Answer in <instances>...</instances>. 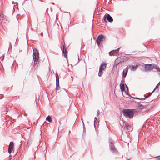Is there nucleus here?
Instances as JSON below:
<instances>
[{
	"mask_svg": "<svg viewBox=\"0 0 160 160\" xmlns=\"http://www.w3.org/2000/svg\"><path fill=\"white\" fill-rule=\"evenodd\" d=\"M134 111L133 109H124L122 112L125 117L131 119L133 117L134 114Z\"/></svg>",
	"mask_w": 160,
	"mask_h": 160,
	"instance_id": "1",
	"label": "nucleus"
},
{
	"mask_svg": "<svg viewBox=\"0 0 160 160\" xmlns=\"http://www.w3.org/2000/svg\"><path fill=\"white\" fill-rule=\"evenodd\" d=\"M105 36L101 34H99L98 36L96 41L98 45L101 44L102 41L105 40Z\"/></svg>",
	"mask_w": 160,
	"mask_h": 160,
	"instance_id": "2",
	"label": "nucleus"
},
{
	"mask_svg": "<svg viewBox=\"0 0 160 160\" xmlns=\"http://www.w3.org/2000/svg\"><path fill=\"white\" fill-rule=\"evenodd\" d=\"M39 53L36 48L33 49V58L34 61H38L39 59Z\"/></svg>",
	"mask_w": 160,
	"mask_h": 160,
	"instance_id": "3",
	"label": "nucleus"
},
{
	"mask_svg": "<svg viewBox=\"0 0 160 160\" xmlns=\"http://www.w3.org/2000/svg\"><path fill=\"white\" fill-rule=\"evenodd\" d=\"M103 20L104 22L105 23L107 22V20L110 23H112L113 21V19L112 17L109 14L107 13H106L104 16Z\"/></svg>",
	"mask_w": 160,
	"mask_h": 160,
	"instance_id": "4",
	"label": "nucleus"
},
{
	"mask_svg": "<svg viewBox=\"0 0 160 160\" xmlns=\"http://www.w3.org/2000/svg\"><path fill=\"white\" fill-rule=\"evenodd\" d=\"M154 68V64H145L144 70L145 72H150Z\"/></svg>",
	"mask_w": 160,
	"mask_h": 160,
	"instance_id": "5",
	"label": "nucleus"
},
{
	"mask_svg": "<svg viewBox=\"0 0 160 160\" xmlns=\"http://www.w3.org/2000/svg\"><path fill=\"white\" fill-rule=\"evenodd\" d=\"M109 148L110 150L114 152H117V150L114 146L113 143L112 142L111 138H109Z\"/></svg>",
	"mask_w": 160,
	"mask_h": 160,
	"instance_id": "6",
	"label": "nucleus"
},
{
	"mask_svg": "<svg viewBox=\"0 0 160 160\" xmlns=\"http://www.w3.org/2000/svg\"><path fill=\"white\" fill-rule=\"evenodd\" d=\"M155 90V88H154L153 91L151 92H149L148 93V95L146 96L145 95H143V96L145 98H135L134 99H138V100H145V98H148L151 95V94L152 93V92L154 91Z\"/></svg>",
	"mask_w": 160,
	"mask_h": 160,
	"instance_id": "7",
	"label": "nucleus"
},
{
	"mask_svg": "<svg viewBox=\"0 0 160 160\" xmlns=\"http://www.w3.org/2000/svg\"><path fill=\"white\" fill-rule=\"evenodd\" d=\"M138 67V65H136L135 66L132 65H129L127 67L129 68L131 71H134L137 69Z\"/></svg>",
	"mask_w": 160,
	"mask_h": 160,
	"instance_id": "8",
	"label": "nucleus"
},
{
	"mask_svg": "<svg viewBox=\"0 0 160 160\" xmlns=\"http://www.w3.org/2000/svg\"><path fill=\"white\" fill-rule=\"evenodd\" d=\"M128 67H127L125 69H123L122 73V78H124L126 76L128 73Z\"/></svg>",
	"mask_w": 160,
	"mask_h": 160,
	"instance_id": "9",
	"label": "nucleus"
},
{
	"mask_svg": "<svg viewBox=\"0 0 160 160\" xmlns=\"http://www.w3.org/2000/svg\"><path fill=\"white\" fill-rule=\"evenodd\" d=\"M62 51V52L63 54L64 57L65 58H67V52L65 48V44H64V45H63V49Z\"/></svg>",
	"mask_w": 160,
	"mask_h": 160,
	"instance_id": "10",
	"label": "nucleus"
},
{
	"mask_svg": "<svg viewBox=\"0 0 160 160\" xmlns=\"http://www.w3.org/2000/svg\"><path fill=\"white\" fill-rule=\"evenodd\" d=\"M106 67V64L104 62H102L101 64L99 69L100 70H103Z\"/></svg>",
	"mask_w": 160,
	"mask_h": 160,
	"instance_id": "11",
	"label": "nucleus"
},
{
	"mask_svg": "<svg viewBox=\"0 0 160 160\" xmlns=\"http://www.w3.org/2000/svg\"><path fill=\"white\" fill-rule=\"evenodd\" d=\"M146 106V105H143L140 103L139 102L138 103V104L137 105V108L140 110H142L143 109L145 108Z\"/></svg>",
	"mask_w": 160,
	"mask_h": 160,
	"instance_id": "12",
	"label": "nucleus"
},
{
	"mask_svg": "<svg viewBox=\"0 0 160 160\" xmlns=\"http://www.w3.org/2000/svg\"><path fill=\"white\" fill-rule=\"evenodd\" d=\"M0 17L1 18H2V22H4L5 23V18L4 17V15L3 14V13L2 12H0ZM6 21H7V22H8L7 20H6Z\"/></svg>",
	"mask_w": 160,
	"mask_h": 160,
	"instance_id": "13",
	"label": "nucleus"
},
{
	"mask_svg": "<svg viewBox=\"0 0 160 160\" xmlns=\"http://www.w3.org/2000/svg\"><path fill=\"white\" fill-rule=\"evenodd\" d=\"M120 89L122 91H123L125 90L124 84L121 82L120 85Z\"/></svg>",
	"mask_w": 160,
	"mask_h": 160,
	"instance_id": "14",
	"label": "nucleus"
},
{
	"mask_svg": "<svg viewBox=\"0 0 160 160\" xmlns=\"http://www.w3.org/2000/svg\"><path fill=\"white\" fill-rule=\"evenodd\" d=\"M120 63L119 61V59H118V58H117L114 61V63L113 64V66L115 67L117 66Z\"/></svg>",
	"mask_w": 160,
	"mask_h": 160,
	"instance_id": "15",
	"label": "nucleus"
},
{
	"mask_svg": "<svg viewBox=\"0 0 160 160\" xmlns=\"http://www.w3.org/2000/svg\"><path fill=\"white\" fill-rule=\"evenodd\" d=\"M115 50H112L111 51H110L109 52V54L110 56H114L115 54H116L117 53H116Z\"/></svg>",
	"mask_w": 160,
	"mask_h": 160,
	"instance_id": "16",
	"label": "nucleus"
},
{
	"mask_svg": "<svg viewBox=\"0 0 160 160\" xmlns=\"http://www.w3.org/2000/svg\"><path fill=\"white\" fill-rule=\"evenodd\" d=\"M60 88L59 87V82H56V90L57 91Z\"/></svg>",
	"mask_w": 160,
	"mask_h": 160,
	"instance_id": "17",
	"label": "nucleus"
},
{
	"mask_svg": "<svg viewBox=\"0 0 160 160\" xmlns=\"http://www.w3.org/2000/svg\"><path fill=\"white\" fill-rule=\"evenodd\" d=\"M46 120L49 122H51L52 121L51 118L49 116H48L47 117Z\"/></svg>",
	"mask_w": 160,
	"mask_h": 160,
	"instance_id": "18",
	"label": "nucleus"
},
{
	"mask_svg": "<svg viewBox=\"0 0 160 160\" xmlns=\"http://www.w3.org/2000/svg\"><path fill=\"white\" fill-rule=\"evenodd\" d=\"M118 58V59H119V61L120 62H123L125 61L124 59L123 56H121L120 57H119Z\"/></svg>",
	"mask_w": 160,
	"mask_h": 160,
	"instance_id": "19",
	"label": "nucleus"
},
{
	"mask_svg": "<svg viewBox=\"0 0 160 160\" xmlns=\"http://www.w3.org/2000/svg\"><path fill=\"white\" fill-rule=\"evenodd\" d=\"M154 68H155L156 70H157L158 72H160V68H159V67L157 65L154 64Z\"/></svg>",
	"mask_w": 160,
	"mask_h": 160,
	"instance_id": "20",
	"label": "nucleus"
},
{
	"mask_svg": "<svg viewBox=\"0 0 160 160\" xmlns=\"http://www.w3.org/2000/svg\"><path fill=\"white\" fill-rule=\"evenodd\" d=\"M13 148L12 147H8V151L9 154H11L12 152L13 151Z\"/></svg>",
	"mask_w": 160,
	"mask_h": 160,
	"instance_id": "21",
	"label": "nucleus"
},
{
	"mask_svg": "<svg viewBox=\"0 0 160 160\" xmlns=\"http://www.w3.org/2000/svg\"><path fill=\"white\" fill-rule=\"evenodd\" d=\"M131 126L129 125H126L124 126V129H126L127 130L129 129V128H131Z\"/></svg>",
	"mask_w": 160,
	"mask_h": 160,
	"instance_id": "22",
	"label": "nucleus"
},
{
	"mask_svg": "<svg viewBox=\"0 0 160 160\" xmlns=\"http://www.w3.org/2000/svg\"><path fill=\"white\" fill-rule=\"evenodd\" d=\"M38 61H34V63H33V65L34 67H37L38 66V65L39 64V62L38 63Z\"/></svg>",
	"mask_w": 160,
	"mask_h": 160,
	"instance_id": "23",
	"label": "nucleus"
},
{
	"mask_svg": "<svg viewBox=\"0 0 160 160\" xmlns=\"http://www.w3.org/2000/svg\"><path fill=\"white\" fill-rule=\"evenodd\" d=\"M14 143L12 141H11L10 142V144L9 146V147H12V148H14Z\"/></svg>",
	"mask_w": 160,
	"mask_h": 160,
	"instance_id": "24",
	"label": "nucleus"
},
{
	"mask_svg": "<svg viewBox=\"0 0 160 160\" xmlns=\"http://www.w3.org/2000/svg\"><path fill=\"white\" fill-rule=\"evenodd\" d=\"M56 82H59V76L58 73H56Z\"/></svg>",
	"mask_w": 160,
	"mask_h": 160,
	"instance_id": "25",
	"label": "nucleus"
},
{
	"mask_svg": "<svg viewBox=\"0 0 160 160\" xmlns=\"http://www.w3.org/2000/svg\"><path fill=\"white\" fill-rule=\"evenodd\" d=\"M157 158V159H156V160H160V155L156 156V157H152V158Z\"/></svg>",
	"mask_w": 160,
	"mask_h": 160,
	"instance_id": "26",
	"label": "nucleus"
},
{
	"mask_svg": "<svg viewBox=\"0 0 160 160\" xmlns=\"http://www.w3.org/2000/svg\"><path fill=\"white\" fill-rule=\"evenodd\" d=\"M103 70H100V69H99V73L98 75L99 77H101L102 74V72Z\"/></svg>",
	"mask_w": 160,
	"mask_h": 160,
	"instance_id": "27",
	"label": "nucleus"
},
{
	"mask_svg": "<svg viewBox=\"0 0 160 160\" xmlns=\"http://www.w3.org/2000/svg\"><path fill=\"white\" fill-rule=\"evenodd\" d=\"M30 144V142L29 141H28L27 142V144L26 145V147L28 148L29 147V145Z\"/></svg>",
	"mask_w": 160,
	"mask_h": 160,
	"instance_id": "28",
	"label": "nucleus"
},
{
	"mask_svg": "<svg viewBox=\"0 0 160 160\" xmlns=\"http://www.w3.org/2000/svg\"><path fill=\"white\" fill-rule=\"evenodd\" d=\"M83 134H86V128H85V127H83Z\"/></svg>",
	"mask_w": 160,
	"mask_h": 160,
	"instance_id": "29",
	"label": "nucleus"
},
{
	"mask_svg": "<svg viewBox=\"0 0 160 160\" xmlns=\"http://www.w3.org/2000/svg\"><path fill=\"white\" fill-rule=\"evenodd\" d=\"M96 120H97V121H98V120L97 118H96V117H95L94 118V125L95 127V122Z\"/></svg>",
	"mask_w": 160,
	"mask_h": 160,
	"instance_id": "30",
	"label": "nucleus"
},
{
	"mask_svg": "<svg viewBox=\"0 0 160 160\" xmlns=\"http://www.w3.org/2000/svg\"><path fill=\"white\" fill-rule=\"evenodd\" d=\"M124 59L125 61H127L129 59V58L128 57H127L126 56H123Z\"/></svg>",
	"mask_w": 160,
	"mask_h": 160,
	"instance_id": "31",
	"label": "nucleus"
},
{
	"mask_svg": "<svg viewBox=\"0 0 160 160\" xmlns=\"http://www.w3.org/2000/svg\"><path fill=\"white\" fill-rule=\"evenodd\" d=\"M120 48H118L117 49L115 50V51L116 53H117L118 52Z\"/></svg>",
	"mask_w": 160,
	"mask_h": 160,
	"instance_id": "32",
	"label": "nucleus"
},
{
	"mask_svg": "<svg viewBox=\"0 0 160 160\" xmlns=\"http://www.w3.org/2000/svg\"><path fill=\"white\" fill-rule=\"evenodd\" d=\"M100 111L99 110H97V116L98 117V116H99L100 114Z\"/></svg>",
	"mask_w": 160,
	"mask_h": 160,
	"instance_id": "33",
	"label": "nucleus"
},
{
	"mask_svg": "<svg viewBox=\"0 0 160 160\" xmlns=\"http://www.w3.org/2000/svg\"><path fill=\"white\" fill-rule=\"evenodd\" d=\"M160 81L157 84V85L156 86L155 88H155V89L156 88H158V86H159V85H160Z\"/></svg>",
	"mask_w": 160,
	"mask_h": 160,
	"instance_id": "34",
	"label": "nucleus"
},
{
	"mask_svg": "<svg viewBox=\"0 0 160 160\" xmlns=\"http://www.w3.org/2000/svg\"><path fill=\"white\" fill-rule=\"evenodd\" d=\"M125 87L127 88V90H128V92L129 91H128V86L126 84L125 85Z\"/></svg>",
	"mask_w": 160,
	"mask_h": 160,
	"instance_id": "35",
	"label": "nucleus"
},
{
	"mask_svg": "<svg viewBox=\"0 0 160 160\" xmlns=\"http://www.w3.org/2000/svg\"><path fill=\"white\" fill-rule=\"evenodd\" d=\"M121 82H122V83H124V78H123V79H122V80Z\"/></svg>",
	"mask_w": 160,
	"mask_h": 160,
	"instance_id": "36",
	"label": "nucleus"
},
{
	"mask_svg": "<svg viewBox=\"0 0 160 160\" xmlns=\"http://www.w3.org/2000/svg\"><path fill=\"white\" fill-rule=\"evenodd\" d=\"M125 92L126 93L127 95L130 96V94H128V93H127V92H128V90H127V91H125Z\"/></svg>",
	"mask_w": 160,
	"mask_h": 160,
	"instance_id": "37",
	"label": "nucleus"
},
{
	"mask_svg": "<svg viewBox=\"0 0 160 160\" xmlns=\"http://www.w3.org/2000/svg\"><path fill=\"white\" fill-rule=\"evenodd\" d=\"M124 142L125 143H126V144H127V146H128V147H129V143L126 142Z\"/></svg>",
	"mask_w": 160,
	"mask_h": 160,
	"instance_id": "38",
	"label": "nucleus"
},
{
	"mask_svg": "<svg viewBox=\"0 0 160 160\" xmlns=\"http://www.w3.org/2000/svg\"><path fill=\"white\" fill-rule=\"evenodd\" d=\"M82 123V125H83V127H85V126L84 122H83Z\"/></svg>",
	"mask_w": 160,
	"mask_h": 160,
	"instance_id": "39",
	"label": "nucleus"
},
{
	"mask_svg": "<svg viewBox=\"0 0 160 160\" xmlns=\"http://www.w3.org/2000/svg\"><path fill=\"white\" fill-rule=\"evenodd\" d=\"M22 145V143H21L19 146V148H21Z\"/></svg>",
	"mask_w": 160,
	"mask_h": 160,
	"instance_id": "40",
	"label": "nucleus"
},
{
	"mask_svg": "<svg viewBox=\"0 0 160 160\" xmlns=\"http://www.w3.org/2000/svg\"><path fill=\"white\" fill-rule=\"evenodd\" d=\"M24 115L25 116H27V114H26V113H25V114H24Z\"/></svg>",
	"mask_w": 160,
	"mask_h": 160,
	"instance_id": "41",
	"label": "nucleus"
},
{
	"mask_svg": "<svg viewBox=\"0 0 160 160\" xmlns=\"http://www.w3.org/2000/svg\"><path fill=\"white\" fill-rule=\"evenodd\" d=\"M6 112L8 111V109L7 108H6Z\"/></svg>",
	"mask_w": 160,
	"mask_h": 160,
	"instance_id": "42",
	"label": "nucleus"
},
{
	"mask_svg": "<svg viewBox=\"0 0 160 160\" xmlns=\"http://www.w3.org/2000/svg\"><path fill=\"white\" fill-rule=\"evenodd\" d=\"M81 120H82V123L83 122V120L82 118V119H81Z\"/></svg>",
	"mask_w": 160,
	"mask_h": 160,
	"instance_id": "43",
	"label": "nucleus"
},
{
	"mask_svg": "<svg viewBox=\"0 0 160 160\" xmlns=\"http://www.w3.org/2000/svg\"><path fill=\"white\" fill-rule=\"evenodd\" d=\"M41 36H42V35H43V33L42 32L41 33Z\"/></svg>",
	"mask_w": 160,
	"mask_h": 160,
	"instance_id": "44",
	"label": "nucleus"
},
{
	"mask_svg": "<svg viewBox=\"0 0 160 160\" xmlns=\"http://www.w3.org/2000/svg\"><path fill=\"white\" fill-rule=\"evenodd\" d=\"M22 142V141L21 140V141H20V142L21 143V142Z\"/></svg>",
	"mask_w": 160,
	"mask_h": 160,
	"instance_id": "45",
	"label": "nucleus"
},
{
	"mask_svg": "<svg viewBox=\"0 0 160 160\" xmlns=\"http://www.w3.org/2000/svg\"><path fill=\"white\" fill-rule=\"evenodd\" d=\"M9 44H10V45H11V42H9Z\"/></svg>",
	"mask_w": 160,
	"mask_h": 160,
	"instance_id": "46",
	"label": "nucleus"
},
{
	"mask_svg": "<svg viewBox=\"0 0 160 160\" xmlns=\"http://www.w3.org/2000/svg\"><path fill=\"white\" fill-rule=\"evenodd\" d=\"M59 124H60H60H61V122H60H60H59Z\"/></svg>",
	"mask_w": 160,
	"mask_h": 160,
	"instance_id": "47",
	"label": "nucleus"
},
{
	"mask_svg": "<svg viewBox=\"0 0 160 160\" xmlns=\"http://www.w3.org/2000/svg\"><path fill=\"white\" fill-rule=\"evenodd\" d=\"M71 132L70 131V130H69V132Z\"/></svg>",
	"mask_w": 160,
	"mask_h": 160,
	"instance_id": "48",
	"label": "nucleus"
},
{
	"mask_svg": "<svg viewBox=\"0 0 160 160\" xmlns=\"http://www.w3.org/2000/svg\"><path fill=\"white\" fill-rule=\"evenodd\" d=\"M146 102H143L142 103H145Z\"/></svg>",
	"mask_w": 160,
	"mask_h": 160,
	"instance_id": "49",
	"label": "nucleus"
},
{
	"mask_svg": "<svg viewBox=\"0 0 160 160\" xmlns=\"http://www.w3.org/2000/svg\"><path fill=\"white\" fill-rule=\"evenodd\" d=\"M48 10V8H47L46 9V10Z\"/></svg>",
	"mask_w": 160,
	"mask_h": 160,
	"instance_id": "50",
	"label": "nucleus"
},
{
	"mask_svg": "<svg viewBox=\"0 0 160 160\" xmlns=\"http://www.w3.org/2000/svg\"><path fill=\"white\" fill-rule=\"evenodd\" d=\"M3 96L1 98V99H2V98H3Z\"/></svg>",
	"mask_w": 160,
	"mask_h": 160,
	"instance_id": "51",
	"label": "nucleus"
},
{
	"mask_svg": "<svg viewBox=\"0 0 160 160\" xmlns=\"http://www.w3.org/2000/svg\"><path fill=\"white\" fill-rule=\"evenodd\" d=\"M144 45V46H145V47L146 48V46L145 45Z\"/></svg>",
	"mask_w": 160,
	"mask_h": 160,
	"instance_id": "52",
	"label": "nucleus"
},
{
	"mask_svg": "<svg viewBox=\"0 0 160 160\" xmlns=\"http://www.w3.org/2000/svg\"><path fill=\"white\" fill-rule=\"evenodd\" d=\"M158 74L160 75V73H159Z\"/></svg>",
	"mask_w": 160,
	"mask_h": 160,
	"instance_id": "53",
	"label": "nucleus"
}]
</instances>
